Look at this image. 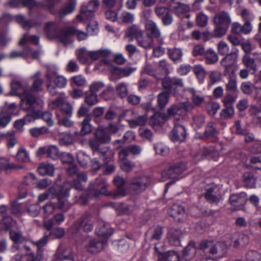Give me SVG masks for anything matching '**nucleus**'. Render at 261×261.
Returning <instances> with one entry per match:
<instances>
[{"instance_id":"obj_40","label":"nucleus","mask_w":261,"mask_h":261,"mask_svg":"<svg viewBox=\"0 0 261 261\" xmlns=\"http://www.w3.org/2000/svg\"><path fill=\"white\" fill-rule=\"evenodd\" d=\"M214 150L212 148H203L201 149L195 155L194 158L196 161L201 160L203 157H207L212 154H216Z\"/></svg>"},{"instance_id":"obj_13","label":"nucleus","mask_w":261,"mask_h":261,"mask_svg":"<svg viewBox=\"0 0 261 261\" xmlns=\"http://www.w3.org/2000/svg\"><path fill=\"white\" fill-rule=\"evenodd\" d=\"M221 61L220 64L224 68V74H228L232 69L233 64L236 62L238 58V52L232 51L229 54L225 55Z\"/></svg>"},{"instance_id":"obj_58","label":"nucleus","mask_w":261,"mask_h":261,"mask_svg":"<svg viewBox=\"0 0 261 261\" xmlns=\"http://www.w3.org/2000/svg\"><path fill=\"white\" fill-rule=\"evenodd\" d=\"M208 17L203 13H199L196 17L197 24L200 27H204L207 24Z\"/></svg>"},{"instance_id":"obj_18","label":"nucleus","mask_w":261,"mask_h":261,"mask_svg":"<svg viewBox=\"0 0 261 261\" xmlns=\"http://www.w3.org/2000/svg\"><path fill=\"white\" fill-rule=\"evenodd\" d=\"M51 107L53 109L59 108L62 111L67 115H70L72 111V106L65 101L63 97H60L53 101L51 103Z\"/></svg>"},{"instance_id":"obj_21","label":"nucleus","mask_w":261,"mask_h":261,"mask_svg":"<svg viewBox=\"0 0 261 261\" xmlns=\"http://www.w3.org/2000/svg\"><path fill=\"white\" fill-rule=\"evenodd\" d=\"M169 214L177 221H181L186 217L184 208L178 204H173L170 208Z\"/></svg>"},{"instance_id":"obj_57","label":"nucleus","mask_w":261,"mask_h":261,"mask_svg":"<svg viewBox=\"0 0 261 261\" xmlns=\"http://www.w3.org/2000/svg\"><path fill=\"white\" fill-rule=\"evenodd\" d=\"M218 52L220 55H225L229 54V47L225 42L221 41L217 44Z\"/></svg>"},{"instance_id":"obj_3","label":"nucleus","mask_w":261,"mask_h":261,"mask_svg":"<svg viewBox=\"0 0 261 261\" xmlns=\"http://www.w3.org/2000/svg\"><path fill=\"white\" fill-rule=\"evenodd\" d=\"M12 91L13 95L21 96V102L20 106L22 109H28L25 105H29L32 107L35 103V97L31 94V91L26 87H23L20 82L13 81L11 84Z\"/></svg>"},{"instance_id":"obj_33","label":"nucleus","mask_w":261,"mask_h":261,"mask_svg":"<svg viewBox=\"0 0 261 261\" xmlns=\"http://www.w3.org/2000/svg\"><path fill=\"white\" fill-rule=\"evenodd\" d=\"M196 252V248L194 242H191L185 248L182 257L183 258L186 260L189 261L195 255Z\"/></svg>"},{"instance_id":"obj_44","label":"nucleus","mask_w":261,"mask_h":261,"mask_svg":"<svg viewBox=\"0 0 261 261\" xmlns=\"http://www.w3.org/2000/svg\"><path fill=\"white\" fill-rule=\"evenodd\" d=\"M182 109L179 107V103L174 104L168 109V114L169 116L175 117L178 119L181 114Z\"/></svg>"},{"instance_id":"obj_1","label":"nucleus","mask_w":261,"mask_h":261,"mask_svg":"<svg viewBox=\"0 0 261 261\" xmlns=\"http://www.w3.org/2000/svg\"><path fill=\"white\" fill-rule=\"evenodd\" d=\"M108 184L107 180L102 178H98L95 182L92 183L89 187V195L91 197H97L100 195H105L116 199L119 197L126 195V193L123 190H120L118 192H112L108 190Z\"/></svg>"},{"instance_id":"obj_59","label":"nucleus","mask_w":261,"mask_h":261,"mask_svg":"<svg viewBox=\"0 0 261 261\" xmlns=\"http://www.w3.org/2000/svg\"><path fill=\"white\" fill-rule=\"evenodd\" d=\"M227 91L235 92L237 90V84L236 78L232 76H229V81L226 85Z\"/></svg>"},{"instance_id":"obj_31","label":"nucleus","mask_w":261,"mask_h":261,"mask_svg":"<svg viewBox=\"0 0 261 261\" xmlns=\"http://www.w3.org/2000/svg\"><path fill=\"white\" fill-rule=\"evenodd\" d=\"M37 105V103L36 102V100L35 99V103H34V106L32 107H30L29 105H25L26 106H28L29 108L23 109V110H29L30 112V114L27 115L25 117L22 119H25V123L30 122L32 120L40 117V112L37 111L35 110Z\"/></svg>"},{"instance_id":"obj_22","label":"nucleus","mask_w":261,"mask_h":261,"mask_svg":"<svg viewBox=\"0 0 261 261\" xmlns=\"http://www.w3.org/2000/svg\"><path fill=\"white\" fill-rule=\"evenodd\" d=\"M56 257L59 260L69 259L74 260V257L72 250L64 246L59 247L56 254Z\"/></svg>"},{"instance_id":"obj_6","label":"nucleus","mask_w":261,"mask_h":261,"mask_svg":"<svg viewBox=\"0 0 261 261\" xmlns=\"http://www.w3.org/2000/svg\"><path fill=\"white\" fill-rule=\"evenodd\" d=\"M186 166L184 163H177L172 165L166 168L162 173L163 181L168 179H177L178 175L186 170Z\"/></svg>"},{"instance_id":"obj_36","label":"nucleus","mask_w":261,"mask_h":261,"mask_svg":"<svg viewBox=\"0 0 261 261\" xmlns=\"http://www.w3.org/2000/svg\"><path fill=\"white\" fill-rule=\"evenodd\" d=\"M55 168L50 164L41 163L38 168L39 173L42 175H48L53 176L54 174Z\"/></svg>"},{"instance_id":"obj_60","label":"nucleus","mask_w":261,"mask_h":261,"mask_svg":"<svg viewBox=\"0 0 261 261\" xmlns=\"http://www.w3.org/2000/svg\"><path fill=\"white\" fill-rule=\"evenodd\" d=\"M90 119L86 118L84 119L82 123V128L81 133L82 135H86L91 131V127L89 123Z\"/></svg>"},{"instance_id":"obj_24","label":"nucleus","mask_w":261,"mask_h":261,"mask_svg":"<svg viewBox=\"0 0 261 261\" xmlns=\"http://www.w3.org/2000/svg\"><path fill=\"white\" fill-rule=\"evenodd\" d=\"M185 90L189 92L191 95V100L194 106L200 107L205 102V98L201 94L192 88H187Z\"/></svg>"},{"instance_id":"obj_26","label":"nucleus","mask_w":261,"mask_h":261,"mask_svg":"<svg viewBox=\"0 0 261 261\" xmlns=\"http://www.w3.org/2000/svg\"><path fill=\"white\" fill-rule=\"evenodd\" d=\"M246 194L245 193H241L239 194H232L229 198L230 204L237 208L243 205L246 202Z\"/></svg>"},{"instance_id":"obj_34","label":"nucleus","mask_w":261,"mask_h":261,"mask_svg":"<svg viewBox=\"0 0 261 261\" xmlns=\"http://www.w3.org/2000/svg\"><path fill=\"white\" fill-rule=\"evenodd\" d=\"M243 180L244 185L250 188H254L256 184V178L254 174L251 172H247L244 173Z\"/></svg>"},{"instance_id":"obj_14","label":"nucleus","mask_w":261,"mask_h":261,"mask_svg":"<svg viewBox=\"0 0 261 261\" xmlns=\"http://www.w3.org/2000/svg\"><path fill=\"white\" fill-rule=\"evenodd\" d=\"M163 229L161 226H157L151 231V235L147 239L148 240L154 245L155 252L160 253L161 249L157 246L159 242L163 237Z\"/></svg>"},{"instance_id":"obj_47","label":"nucleus","mask_w":261,"mask_h":261,"mask_svg":"<svg viewBox=\"0 0 261 261\" xmlns=\"http://www.w3.org/2000/svg\"><path fill=\"white\" fill-rule=\"evenodd\" d=\"M167 119V117L164 114L156 113L151 116L150 123L154 125H161Z\"/></svg>"},{"instance_id":"obj_9","label":"nucleus","mask_w":261,"mask_h":261,"mask_svg":"<svg viewBox=\"0 0 261 261\" xmlns=\"http://www.w3.org/2000/svg\"><path fill=\"white\" fill-rule=\"evenodd\" d=\"M100 2L98 0H91L86 7H82L80 14L76 18L80 21L92 17L93 13L98 9Z\"/></svg>"},{"instance_id":"obj_62","label":"nucleus","mask_w":261,"mask_h":261,"mask_svg":"<svg viewBox=\"0 0 261 261\" xmlns=\"http://www.w3.org/2000/svg\"><path fill=\"white\" fill-rule=\"evenodd\" d=\"M220 109V105L215 102H210L207 103L206 109L210 115H214Z\"/></svg>"},{"instance_id":"obj_8","label":"nucleus","mask_w":261,"mask_h":261,"mask_svg":"<svg viewBox=\"0 0 261 261\" xmlns=\"http://www.w3.org/2000/svg\"><path fill=\"white\" fill-rule=\"evenodd\" d=\"M82 228L85 232H89L93 230L92 222L87 217H83L74 223L71 228V233L76 236H81Z\"/></svg>"},{"instance_id":"obj_2","label":"nucleus","mask_w":261,"mask_h":261,"mask_svg":"<svg viewBox=\"0 0 261 261\" xmlns=\"http://www.w3.org/2000/svg\"><path fill=\"white\" fill-rule=\"evenodd\" d=\"M199 248L205 253L214 256L217 259L223 257L227 251L226 245L224 243L207 240L202 241L200 243Z\"/></svg>"},{"instance_id":"obj_50","label":"nucleus","mask_w":261,"mask_h":261,"mask_svg":"<svg viewBox=\"0 0 261 261\" xmlns=\"http://www.w3.org/2000/svg\"><path fill=\"white\" fill-rule=\"evenodd\" d=\"M247 261H260L261 259L260 253L255 250H250L245 255Z\"/></svg>"},{"instance_id":"obj_5","label":"nucleus","mask_w":261,"mask_h":261,"mask_svg":"<svg viewBox=\"0 0 261 261\" xmlns=\"http://www.w3.org/2000/svg\"><path fill=\"white\" fill-rule=\"evenodd\" d=\"M47 80L49 83L47 84V89L50 94L55 95L57 93L56 88L50 82H53L57 87L62 88L67 84L66 79L63 76L59 75L57 73L51 70H48L46 74Z\"/></svg>"},{"instance_id":"obj_46","label":"nucleus","mask_w":261,"mask_h":261,"mask_svg":"<svg viewBox=\"0 0 261 261\" xmlns=\"http://www.w3.org/2000/svg\"><path fill=\"white\" fill-rule=\"evenodd\" d=\"M193 72L200 83H202L206 74L205 69L201 65H197L193 67Z\"/></svg>"},{"instance_id":"obj_48","label":"nucleus","mask_w":261,"mask_h":261,"mask_svg":"<svg viewBox=\"0 0 261 261\" xmlns=\"http://www.w3.org/2000/svg\"><path fill=\"white\" fill-rule=\"evenodd\" d=\"M16 159L21 163H27L30 161L28 153L24 148H20L15 156Z\"/></svg>"},{"instance_id":"obj_11","label":"nucleus","mask_w":261,"mask_h":261,"mask_svg":"<svg viewBox=\"0 0 261 261\" xmlns=\"http://www.w3.org/2000/svg\"><path fill=\"white\" fill-rule=\"evenodd\" d=\"M150 178L147 176H142L133 179L130 189L135 193L142 192L146 190L150 184Z\"/></svg>"},{"instance_id":"obj_27","label":"nucleus","mask_w":261,"mask_h":261,"mask_svg":"<svg viewBox=\"0 0 261 261\" xmlns=\"http://www.w3.org/2000/svg\"><path fill=\"white\" fill-rule=\"evenodd\" d=\"M181 236V232L177 229L172 228L168 234V238L169 243L173 246H179L180 237Z\"/></svg>"},{"instance_id":"obj_35","label":"nucleus","mask_w":261,"mask_h":261,"mask_svg":"<svg viewBox=\"0 0 261 261\" xmlns=\"http://www.w3.org/2000/svg\"><path fill=\"white\" fill-rule=\"evenodd\" d=\"M158 261H178L179 255L174 251H170L163 254L159 253Z\"/></svg>"},{"instance_id":"obj_16","label":"nucleus","mask_w":261,"mask_h":261,"mask_svg":"<svg viewBox=\"0 0 261 261\" xmlns=\"http://www.w3.org/2000/svg\"><path fill=\"white\" fill-rule=\"evenodd\" d=\"M76 29L73 27H67L62 30L57 37L61 43L67 45L72 42L71 36L74 35Z\"/></svg>"},{"instance_id":"obj_29","label":"nucleus","mask_w":261,"mask_h":261,"mask_svg":"<svg viewBox=\"0 0 261 261\" xmlns=\"http://www.w3.org/2000/svg\"><path fill=\"white\" fill-rule=\"evenodd\" d=\"M127 156L119 152V160L120 167L125 172H129L135 167V165L126 159Z\"/></svg>"},{"instance_id":"obj_23","label":"nucleus","mask_w":261,"mask_h":261,"mask_svg":"<svg viewBox=\"0 0 261 261\" xmlns=\"http://www.w3.org/2000/svg\"><path fill=\"white\" fill-rule=\"evenodd\" d=\"M145 29L147 36L151 38L160 37L161 33L156 23L151 20H147L145 23Z\"/></svg>"},{"instance_id":"obj_37","label":"nucleus","mask_w":261,"mask_h":261,"mask_svg":"<svg viewBox=\"0 0 261 261\" xmlns=\"http://www.w3.org/2000/svg\"><path fill=\"white\" fill-rule=\"evenodd\" d=\"M141 151L142 149L140 146L133 145L123 148L120 150V152L128 156L129 154H132L135 155L139 154Z\"/></svg>"},{"instance_id":"obj_25","label":"nucleus","mask_w":261,"mask_h":261,"mask_svg":"<svg viewBox=\"0 0 261 261\" xmlns=\"http://www.w3.org/2000/svg\"><path fill=\"white\" fill-rule=\"evenodd\" d=\"M69 195L68 189H63L59 193L58 196V202L57 204V208L59 210L67 211L69 208L68 203L66 198Z\"/></svg>"},{"instance_id":"obj_54","label":"nucleus","mask_w":261,"mask_h":261,"mask_svg":"<svg viewBox=\"0 0 261 261\" xmlns=\"http://www.w3.org/2000/svg\"><path fill=\"white\" fill-rule=\"evenodd\" d=\"M143 31L136 27H130L127 29V30L125 32V36L128 38H130L131 39L135 37L136 40L137 39L138 37L140 35V34Z\"/></svg>"},{"instance_id":"obj_49","label":"nucleus","mask_w":261,"mask_h":261,"mask_svg":"<svg viewBox=\"0 0 261 261\" xmlns=\"http://www.w3.org/2000/svg\"><path fill=\"white\" fill-rule=\"evenodd\" d=\"M168 55L171 59L176 61L181 59L182 52L180 48H172L168 49Z\"/></svg>"},{"instance_id":"obj_43","label":"nucleus","mask_w":261,"mask_h":261,"mask_svg":"<svg viewBox=\"0 0 261 261\" xmlns=\"http://www.w3.org/2000/svg\"><path fill=\"white\" fill-rule=\"evenodd\" d=\"M242 62L243 64L250 69L256 72L257 70V65L255 63V61L247 55H245L243 57Z\"/></svg>"},{"instance_id":"obj_53","label":"nucleus","mask_w":261,"mask_h":261,"mask_svg":"<svg viewBox=\"0 0 261 261\" xmlns=\"http://www.w3.org/2000/svg\"><path fill=\"white\" fill-rule=\"evenodd\" d=\"M31 51V48L27 46L25 48L24 51H17V50H13L9 54V57L10 58H16L22 57L24 59H27L28 57V53Z\"/></svg>"},{"instance_id":"obj_10","label":"nucleus","mask_w":261,"mask_h":261,"mask_svg":"<svg viewBox=\"0 0 261 261\" xmlns=\"http://www.w3.org/2000/svg\"><path fill=\"white\" fill-rule=\"evenodd\" d=\"M91 147H90L94 152H97L100 158L106 162L111 161L114 159L115 153L109 147H101L98 145L96 142L91 143Z\"/></svg>"},{"instance_id":"obj_55","label":"nucleus","mask_w":261,"mask_h":261,"mask_svg":"<svg viewBox=\"0 0 261 261\" xmlns=\"http://www.w3.org/2000/svg\"><path fill=\"white\" fill-rule=\"evenodd\" d=\"M169 93L163 92L159 94L158 96V102L161 108H164L168 102Z\"/></svg>"},{"instance_id":"obj_19","label":"nucleus","mask_w":261,"mask_h":261,"mask_svg":"<svg viewBox=\"0 0 261 261\" xmlns=\"http://www.w3.org/2000/svg\"><path fill=\"white\" fill-rule=\"evenodd\" d=\"M105 241H100L96 239H90L87 243L85 245L87 250L91 253H95L100 251L103 248Z\"/></svg>"},{"instance_id":"obj_12","label":"nucleus","mask_w":261,"mask_h":261,"mask_svg":"<svg viewBox=\"0 0 261 261\" xmlns=\"http://www.w3.org/2000/svg\"><path fill=\"white\" fill-rule=\"evenodd\" d=\"M110 55V52L107 49H99L97 50L90 51V59L92 60H100L99 64L96 68L100 69L99 66L104 65L108 66L110 64V61L108 59Z\"/></svg>"},{"instance_id":"obj_42","label":"nucleus","mask_w":261,"mask_h":261,"mask_svg":"<svg viewBox=\"0 0 261 261\" xmlns=\"http://www.w3.org/2000/svg\"><path fill=\"white\" fill-rule=\"evenodd\" d=\"M78 60L83 63H86L90 58V51H88L86 47H82L76 51Z\"/></svg>"},{"instance_id":"obj_51","label":"nucleus","mask_w":261,"mask_h":261,"mask_svg":"<svg viewBox=\"0 0 261 261\" xmlns=\"http://www.w3.org/2000/svg\"><path fill=\"white\" fill-rule=\"evenodd\" d=\"M215 190V188H214L207 189L205 193V197L210 202L217 203L219 201V199L216 195Z\"/></svg>"},{"instance_id":"obj_64","label":"nucleus","mask_w":261,"mask_h":261,"mask_svg":"<svg viewBox=\"0 0 261 261\" xmlns=\"http://www.w3.org/2000/svg\"><path fill=\"white\" fill-rule=\"evenodd\" d=\"M85 102L89 106H92L98 102V98L96 94L90 92L85 97Z\"/></svg>"},{"instance_id":"obj_4","label":"nucleus","mask_w":261,"mask_h":261,"mask_svg":"<svg viewBox=\"0 0 261 261\" xmlns=\"http://www.w3.org/2000/svg\"><path fill=\"white\" fill-rule=\"evenodd\" d=\"M231 19L229 13L221 11L217 13L213 17L215 28V36L222 37L226 34Z\"/></svg>"},{"instance_id":"obj_61","label":"nucleus","mask_w":261,"mask_h":261,"mask_svg":"<svg viewBox=\"0 0 261 261\" xmlns=\"http://www.w3.org/2000/svg\"><path fill=\"white\" fill-rule=\"evenodd\" d=\"M190 7L187 4L177 3L174 7V9L177 14L184 13L190 10Z\"/></svg>"},{"instance_id":"obj_56","label":"nucleus","mask_w":261,"mask_h":261,"mask_svg":"<svg viewBox=\"0 0 261 261\" xmlns=\"http://www.w3.org/2000/svg\"><path fill=\"white\" fill-rule=\"evenodd\" d=\"M28 40H29L32 43L36 45L38 44L39 42V39L38 36L35 35L29 36L28 34H25L20 40L19 44L23 45L25 44Z\"/></svg>"},{"instance_id":"obj_41","label":"nucleus","mask_w":261,"mask_h":261,"mask_svg":"<svg viewBox=\"0 0 261 261\" xmlns=\"http://www.w3.org/2000/svg\"><path fill=\"white\" fill-rule=\"evenodd\" d=\"M75 1L72 0L69 1L68 4L59 11V17L62 18L66 15L72 12L75 9Z\"/></svg>"},{"instance_id":"obj_63","label":"nucleus","mask_w":261,"mask_h":261,"mask_svg":"<svg viewBox=\"0 0 261 261\" xmlns=\"http://www.w3.org/2000/svg\"><path fill=\"white\" fill-rule=\"evenodd\" d=\"M47 132V129L44 127H35L30 130L31 135L33 137H38L41 135L46 134Z\"/></svg>"},{"instance_id":"obj_52","label":"nucleus","mask_w":261,"mask_h":261,"mask_svg":"<svg viewBox=\"0 0 261 261\" xmlns=\"http://www.w3.org/2000/svg\"><path fill=\"white\" fill-rule=\"evenodd\" d=\"M131 127H135L137 126H143L147 122V117L145 115L139 116L137 120H129L128 121Z\"/></svg>"},{"instance_id":"obj_28","label":"nucleus","mask_w":261,"mask_h":261,"mask_svg":"<svg viewBox=\"0 0 261 261\" xmlns=\"http://www.w3.org/2000/svg\"><path fill=\"white\" fill-rule=\"evenodd\" d=\"M96 233L98 236L107 239L112 235L113 230L109 224L101 222L97 228Z\"/></svg>"},{"instance_id":"obj_38","label":"nucleus","mask_w":261,"mask_h":261,"mask_svg":"<svg viewBox=\"0 0 261 261\" xmlns=\"http://www.w3.org/2000/svg\"><path fill=\"white\" fill-rule=\"evenodd\" d=\"M41 74L40 71H37L33 76L32 78L34 79L33 84V89L30 90L31 92L32 91L36 92L40 91L42 90V85L43 83V80L40 78L39 76ZM30 90V89H29ZM32 94V93H31Z\"/></svg>"},{"instance_id":"obj_15","label":"nucleus","mask_w":261,"mask_h":261,"mask_svg":"<svg viewBox=\"0 0 261 261\" xmlns=\"http://www.w3.org/2000/svg\"><path fill=\"white\" fill-rule=\"evenodd\" d=\"M186 136L185 127L179 124H175V127L171 132L170 137L173 142H182L185 140Z\"/></svg>"},{"instance_id":"obj_20","label":"nucleus","mask_w":261,"mask_h":261,"mask_svg":"<svg viewBox=\"0 0 261 261\" xmlns=\"http://www.w3.org/2000/svg\"><path fill=\"white\" fill-rule=\"evenodd\" d=\"M59 25L55 22L49 21L45 25L44 31L47 37L50 39H57L60 31Z\"/></svg>"},{"instance_id":"obj_7","label":"nucleus","mask_w":261,"mask_h":261,"mask_svg":"<svg viewBox=\"0 0 261 261\" xmlns=\"http://www.w3.org/2000/svg\"><path fill=\"white\" fill-rule=\"evenodd\" d=\"M95 138L89 139L88 144L89 147H91V143L96 142L98 145L100 144H109L111 141V137L110 134L107 130L106 128L103 126H99L97 127L94 133Z\"/></svg>"},{"instance_id":"obj_32","label":"nucleus","mask_w":261,"mask_h":261,"mask_svg":"<svg viewBox=\"0 0 261 261\" xmlns=\"http://www.w3.org/2000/svg\"><path fill=\"white\" fill-rule=\"evenodd\" d=\"M10 238L14 242L13 249L17 250L19 249L18 244L23 242L25 239L22 236V232L20 231H17L15 230H11L10 232Z\"/></svg>"},{"instance_id":"obj_30","label":"nucleus","mask_w":261,"mask_h":261,"mask_svg":"<svg viewBox=\"0 0 261 261\" xmlns=\"http://www.w3.org/2000/svg\"><path fill=\"white\" fill-rule=\"evenodd\" d=\"M137 38L138 45L145 48H150L153 47V41L150 36H144L143 32Z\"/></svg>"},{"instance_id":"obj_17","label":"nucleus","mask_w":261,"mask_h":261,"mask_svg":"<svg viewBox=\"0 0 261 261\" xmlns=\"http://www.w3.org/2000/svg\"><path fill=\"white\" fill-rule=\"evenodd\" d=\"M37 154L38 156L47 154V156L53 159H56L60 156V151L57 146L49 145L39 148Z\"/></svg>"},{"instance_id":"obj_39","label":"nucleus","mask_w":261,"mask_h":261,"mask_svg":"<svg viewBox=\"0 0 261 261\" xmlns=\"http://www.w3.org/2000/svg\"><path fill=\"white\" fill-rule=\"evenodd\" d=\"M16 21L21 24L24 29H30L35 25H40V23H36L32 20H27L23 15H18L16 16Z\"/></svg>"},{"instance_id":"obj_45","label":"nucleus","mask_w":261,"mask_h":261,"mask_svg":"<svg viewBox=\"0 0 261 261\" xmlns=\"http://www.w3.org/2000/svg\"><path fill=\"white\" fill-rule=\"evenodd\" d=\"M206 63L208 64H215L218 61L217 54L212 49H208L205 53Z\"/></svg>"}]
</instances>
